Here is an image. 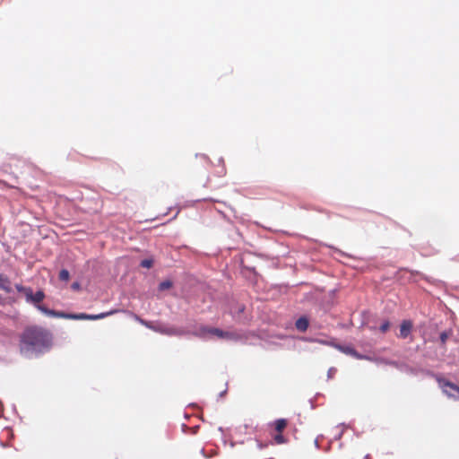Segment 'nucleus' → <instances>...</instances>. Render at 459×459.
Wrapping results in <instances>:
<instances>
[{
  "instance_id": "f257e3e1",
  "label": "nucleus",
  "mask_w": 459,
  "mask_h": 459,
  "mask_svg": "<svg viewBox=\"0 0 459 459\" xmlns=\"http://www.w3.org/2000/svg\"><path fill=\"white\" fill-rule=\"evenodd\" d=\"M51 334L43 327L28 326L20 336L19 348L22 354L41 352L51 346Z\"/></svg>"
},
{
  "instance_id": "f03ea898",
  "label": "nucleus",
  "mask_w": 459,
  "mask_h": 459,
  "mask_svg": "<svg viewBox=\"0 0 459 459\" xmlns=\"http://www.w3.org/2000/svg\"><path fill=\"white\" fill-rule=\"evenodd\" d=\"M45 299V293L42 290H38L36 293L32 292L30 289V294L27 295L26 300L28 302H31L35 304L36 307L41 311L43 314L53 316V317H61V318H69V319H78V320H98L105 318L108 316H111L117 313V310H111L108 312L100 313L98 315H89L85 313L81 314H65L64 312L55 311L48 308L44 305H40L39 303Z\"/></svg>"
},
{
  "instance_id": "7ed1b4c3",
  "label": "nucleus",
  "mask_w": 459,
  "mask_h": 459,
  "mask_svg": "<svg viewBox=\"0 0 459 459\" xmlns=\"http://www.w3.org/2000/svg\"><path fill=\"white\" fill-rule=\"evenodd\" d=\"M437 382L442 391L447 396L459 399V387L455 384L444 378H437Z\"/></svg>"
},
{
  "instance_id": "20e7f679",
  "label": "nucleus",
  "mask_w": 459,
  "mask_h": 459,
  "mask_svg": "<svg viewBox=\"0 0 459 459\" xmlns=\"http://www.w3.org/2000/svg\"><path fill=\"white\" fill-rule=\"evenodd\" d=\"M133 317L134 318V320L139 322L141 325H143L145 327H147L149 329H152V330H153L155 332H159V333H167V334L173 333L172 331H169V330H166V329H164L162 327L153 325V324L152 322L146 321V320L141 318L139 316H137L135 314H133Z\"/></svg>"
},
{
  "instance_id": "39448f33",
  "label": "nucleus",
  "mask_w": 459,
  "mask_h": 459,
  "mask_svg": "<svg viewBox=\"0 0 459 459\" xmlns=\"http://www.w3.org/2000/svg\"><path fill=\"white\" fill-rule=\"evenodd\" d=\"M336 348L341 351L342 352L347 354V355H350L357 359H368L367 356H364V355H361L359 354L355 349H353L352 347L351 346H342V345H337Z\"/></svg>"
},
{
  "instance_id": "423d86ee",
  "label": "nucleus",
  "mask_w": 459,
  "mask_h": 459,
  "mask_svg": "<svg viewBox=\"0 0 459 459\" xmlns=\"http://www.w3.org/2000/svg\"><path fill=\"white\" fill-rule=\"evenodd\" d=\"M412 323L410 320H403L400 326V337L405 339L411 333Z\"/></svg>"
},
{
  "instance_id": "0eeeda50",
  "label": "nucleus",
  "mask_w": 459,
  "mask_h": 459,
  "mask_svg": "<svg viewBox=\"0 0 459 459\" xmlns=\"http://www.w3.org/2000/svg\"><path fill=\"white\" fill-rule=\"evenodd\" d=\"M209 333L215 335L216 337L220 339H230L232 338L233 334L230 332L222 331L219 328L212 327V330H209Z\"/></svg>"
},
{
  "instance_id": "6e6552de",
  "label": "nucleus",
  "mask_w": 459,
  "mask_h": 459,
  "mask_svg": "<svg viewBox=\"0 0 459 459\" xmlns=\"http://www.w3.org/2000/svg\"><path fill=\"white\" fill-rule=\"evenodd\" d=\"M0 289L6 293L12 292L11 281L7 276L0 273Z\"/></svg>"
},
{
  "instance_id": "1a4fd4ad",
  "label": "nucleus",
  "mask_w": 459,
  "mask_h": 459,
  "mask_svg": "<svg viewBox=\"0 0 459 459\" xmlns=\"http://www.w3.org/2000/svg\"><path fill=\"white\" fill-rule=\"evenodd\" d=\"M308 325H309V323H308V320L307 318L302 316V317H299L296 323H295V326L296 328L300 331V332H305L307 330L308 328Z\"/></svg>"
},
{
  "instance_id": "9d476101",
  "label": "nucleus",
  "mask_w": 459,
  "mask_h": 459,
  "mask_svg": "<svg viewBox=\"0 0 459 459\" xmlns=\"http://www.w3.org/2000/svg\"><path fill=\"white\" fill-rule=\"evenodd\" d=\"M273 425L277 433H282L288 425V420L286 419H278L274 421Z\"/></svg>"
},
{
  "instance_id": "9b49d317",
  "label": "nucleus",
  "mask_w": 459,
  "mask_h": 459,
  "mask_svg": "<svg viewBox=\"0 0 459 459\" xmlns=\"http://www.w3.org/2000/svg\"><path fill=\"white\" fill-rule=\"evenodd\" d=\"M212 327L201 326L198 329V332L195 333V335L199 336V337H204L206 334H210L209 330H212Z\"/></svg>"
},
{
  "instance_id": "f8f14e48",
  "label": "nucleus",
  "mask_w": 459,
  "mask_h": 459,
  "mask_svg": "<svg viewBox=\"0 0 459 459\" xmlns=\"http://www.w3.org/2000/svg\"><path fill=\"white\" fill-rule=\"evenodd\" d=\"M69 278H70V273L66 269H62L59 272V280L60 281H67L69 280Z\"/></svg>"
},
{
  "instance_id": "ddd939ff",
  "label": "nucleus",
  "mask_w": 459,
  "mask_h": 459,
  "mask_svg": "<svg viewBox=\"0 0 459 459\" xmlns=\"http://www.w3.org/2000/svg\"><path fill=\"white\" fill-rule=\"evenodd\" d=\"M15 288L19 292L24 293L25 297H27V295L30 294L31 289L30 287H24L21 284H16Z\"/></svg>"
},
{
  "instance_id": "4468645a",
  "label": "nucleus",
  "mask_w": 459,
  "mask_h": 459,
  "mask_svg": "<svg viewBox=\"0 0 459 459\" xmlns=\"http://www.w3.org/2000/svg\"><path fill=\"white\" fill-rule=\"evenodd\" d=\"M172 287V282L170 281H164L160 283L159 289L160 290H165L170 289Z\"/></svg>"
},
{
  "instance_id": "2eb2a0df",
  "label": "nucleus",
  "mask_w": 459,
  "mask_h": 459,
  "mask_svg": "<svg viewBox=\"0 0 459 459\" xmlns=\"http://www.w3.org/2000/svg\"><path fill=\"white\" fill-rule=\"evenodd\" d=\"M153 264V261L152 259H144L141 262V266L143 268H151Z\"/></svg>"
},
{
  "instance_id": "dca6fc26",
  "label": "nucleus",
  "mask_w": 459,
  "mask_h": 459,
  "mask_svg": "<svg viewBox=\"0 0 459 459\" xmlns=\"http://www.w3.org/2000/svg\"><path fill=\"white\" fill-rule=\"evenodd\" d=\"M274 440L277 444H283L286 442V439L285 437L281 435V433H278L275 437H274Z\"/></svg>"
},
{
  "instance_id": "f3484780",
  "label": "nucleus",
  "mask_w": 459,
  "mask_h": 459,
  "mask_svg": "<svg viewBox=\"0 0 459 459\" xmlns=\"http://www.w3.org/2000/svg\"><path fill=\"white\" fill-rule=\"evenodd\" d=\"M389 328H390V323H389V321H385V322L380 325V328H379V329H380V331H381L382 333H385V332H387V331L389 330Z\"/></svg>"
},
{
  "instance_id": "a211bd4d",
  "label": "nucleus",
  "mask_w": 459,
  "mask_h": 459,
  "mask_svg": "<svg viewBox=\"0 0 459 459\" xmlns=\"http://www.w3.org/2000/svg\"><path fill=\"white\" fill-rule=\"evenodd\" d=\"M71 287H72V289H73V290H79L81 289V285H80V283H79V282H77V281H76V282H74V283L72 284V286H71Z\"/></svg>"
},
{
  "instance_id": "6ab92c4d",
  "label": "nucleus",
  "mask_w": 459,
  "mask_h": 459,
  "mask_svg": "<svg viewBox=\"0 0 459 459\" xmlns=\"http://www.w3.org/2000/svg\"><path fill=\"white\" fill-rule=\"evenodd\" d=\"M446 339H447V334H446V333H442L440 334V340H441V342H442L443 343H445V342H446Z\"/></svg>"
},
{
  "instance_id": "aec40b11",
  "label": "nucleus",
  "mask_w": 459,
  "mask_h": 459,
  "mask_svg": "<svg viewBox=\"0 0 459 459\" xmlns=\"http://www.w3.org/2000/svg\"><path fill=\"white\" fill-rule=\"evenodd\" d=\"M334 371H335V369L331 368V369L328 371V374H329V375H331V374H333V372H334Z\"/></svg>"
},
{
  "instance_id": "412c9836",
  "label": "nucleus",
  "mask_w": 459,
  "mask_h": 459,
  "mask_svg": "<svg viewBox=\"0 0 459 459\" xmlns=\"http://www.w3.org/2000/svg\"><path fill=\"white\" fill-rule=\"evenodd\" d=\"M2 2V0H0V3Z\"/></svg>"
}]
</instances>
